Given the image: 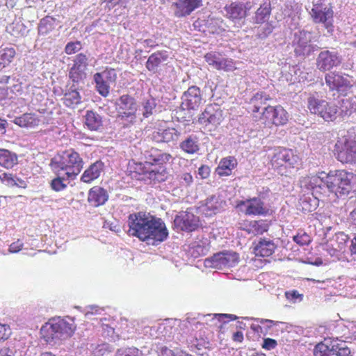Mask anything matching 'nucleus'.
I'll return each mask as SVG.
<instances>
[{"label":"nucleus","instance_id":"obj_1","mask_svg":"<svg viewBox=\"0 0 356 356\" xmlns=\"http://www.w3.org/2000/svg\"><path fill=\"white\" fill-rule=\"evenodd\" d=\"M128 225L130 236L148 245H157L168 237V230L163 220L144 212L130 214Z\"/></svg>","mask_w":356,"mask_h":356},{"label":"nucleus","instance_id":"obj_2","mask_svg":"<svg viewBox=\"0 0 356 356\" xmlns=\"http://www.w3.org/2000/svg\"><path fill=\"white\" fill-rule=\"evenodd\" d=\"M144 162L129 161L128 172L131 177L149 183H161L167 180L168 172L165 165L172 159L167 152L150 154Z\"/></svg>","mask_w":356,"mask_h":356},{"label":"nucleus","instance_id":"obj_3","mask_svg":"<svg viewBox=\"0 0 356 356\" xmlns=\"http://www.w3.org/2000/svg\"><path fill=\"white\" fill-rule=\"evenodd\" d=\"M84 165L83 158L74 149H69L56 154L49 166L54 174L64 173L67 178L74 179L81 172Z\"/></svg>","mask_w":356,"mask_h":356},{"label":"nucleus","instance_id":"obj_4","mask_svg":"<svg viewBox=\"0 0 356 356\" xmlns=\"http://www.w3.org/2000/svg\"><path fill=\"white\" fill-rule=\"evenodd\" d=\"M76 330L74 320L68 321L60 316L49 319L40 329V334L44 340L51 343L55 340L65 339L71 337Z\"/></svg>","mask_w":356,"mask_h":356},{"label":"nucleus","instance_id":"obj_5","mask_svg":"<svg viewBox=\"0 0 356 356\" xmlns=\"http://www.w3.org/2000/svg\"><path fill=\"white\" fill-rule=\"evenodd\" d=\"M270 163L281 175L291 170H298L302 166V157L297 150L278 147L274 149Z\"/></svg>","mask_w":356,"mask_h":356},{"label":"nucleus","instance_id":"obj_6","mask_svg":"<svg viewBox=\"0 0 356 356\" xmlns=\"http://www.w3.org/2000/svg\"><path fill=\"white\" fill-rule=\"evenodd\" d=\"M307 108L312 115L323 119L326 122H333L337 118L338 106L316 94H310L307 99Z\"/></svg>","mask_w":356,"mask_h":356},{"label":"nucleus","instance_id":"obj_7","mask_svg":"<svg viewBox=\"0 0 356 356\" xmlns=\"http://www.w3.org/2000/svg\"><path fill=\"white\" fill-rule=\"evenodd\" d=\"M325 81L330 91H336L339 95L346 97L353 92L351 76L348 74L330 72L325 75Z\"/></svg>","mask_w":356,"mask_h":356},{"label":"nucleus","instance_id":"obj_8","mask_svg":"<svg viewBox=\"0 0 356 356\" xmlns=\"http://www.w3.org/2000/svg\"><path fill=\"white\" fill-rule=\"evenodd\" d=\"M314 356H352L350 349L337 339H325L315 345Z\"/></svg>","mask_w":356,"mask_h":356},{"label":"nucleus","instance_id":"obj_9","mask_svg":"<svg viewBox=\"0 0 356 356\" xmlns=\"http://www.w3.org/2000/svg\"><path fill=\"white\" fill-rule=\"evenodd\" d=\"M310 15L315 24H321L327 33L334 32V10L330 3L320 1L313 5Z\"/></svg>","mask_w":356,"mask_h":356},{"label":"nucleus","instance_id":"obj_10","mask_svg":"<svg viewBox=\"0 0 356 356\" xmlns=\"http://www.w3.org/2000/svg\"><path fill=\"white\" fill-rule=\"evenodd\" d=\"M259 120L264 127L268 128L283 126L289 121V113L281 105H268L261 112Z\"/></svg>","mask_w":356,"mask_h":356},{"label":"nucleus","instance_id":"obj_11","mask_svg":"<svg viewBox=\"0 0 356 356\" xmlns=\"http://www.w3.org/2000/svg\"><path fill=\"white\" fill-rule=\"evenodd\" d=\"M312 33L309 31H301L296 33L293 41L295 56L305 58L317 51L318 46L312 44Z\"/></svg>","mask_w":356,"mask_h":356},{"label":"nucleus","instance_id":"obj_12","mask_svg":"<svg viewBox=\"0 0 356 356\" xmlns=\"http://www.w3.org/2000/svg\"><path fill=\"white\" fill-rule=\"evenodd\" d=\"M236 209H239L245 216H263L269 214V209L259 197L248 198L237 201Z\"/></svg>","mask_w":356,"mask_h":356},{"label":"nucleus","instance_id":"obj_13","mask_svg":"<svg viewBox=\"0 0 356 356\" xmlns=\"http://www.w3.org/2000/svg\"><path fill=\"white\" fill-rule=\"evenodd\" d=\"M72 61L73 63L69 70L68 76L74 83L78 84L83 82L86 78L88 58L85 54L79 53L76 55Z\"/></svg>","mask_w":356,"mask_h":356},{"label":"nucleus","instance_id":"obj_14","mask_svg":"<svg viewBox=\"0 0 356 356\" xmlns=\"http://www.w3.org/2000/svg\"><path fill=\"white\" fill-rule=\"evenodd\" d=\"M116 109L122 120L135 119L138 110L136 99L129 95H122L117 101Z\"/></svg>","mask_w":356,"mask_h":356},{"label":"nucleus","instance_id":"obj_15","mask_svg":"<svg viewBox=\"0 0 356 356\" xmlns=\"http://www.w3.org/2000/svg\"><path fill=\"white\" fill-rule=\"evenodd\" d=\"M222 110L220 106L216 104H211L207 105L204 111L199 115L198 122L204 127L211 125L216 127L222 121Z\"/></svg>","mask_w":356,"mask_h":356},{"label":"nucleus","instance_id":"obj_16","mask_svg":"<svg viewBox=\"0 0 356 356\" xmlns=\"http://www.w3.org/2000/svg\"><path fill=\"white\" fill-rule=\"evenodd\" d=\"M250 8V2L244 3L240 1H232L224 7L225 16L233 22H239L248 15Z\"/></svg>","mask_w":356,"mask_h":356},{"label":"nucleus","instance_id":"obj_17","mask_svg":"<svg viewBox=\"0 0 356 356\" xmlns=\"http://www.w3.org/2000/svg\"><path fill=\"white\" fill-rule=\"evenodd\" d=\"M199 222V217L188 211H180L174 219L175 227L181 231L187 232L197 229Z\"/></svg>","mask_w":356,"mask_h":356},{"label":"nucleus","instance_id":"obj_18","mask_svg":"<svg viewBox=\"0 0 356 356\" xmlns=\"http://www.w3.org/2000/svg\"><path fill=\"white\" fill-rule=\"evenodd\" d=\"M341 63V57L337 52L325 50L318 55L316 64L321 72H326L339 66Z\"/></svg>","mask_w":356,"mask_h":356},{"label":"nucleus","instance_id":"obj_19","mask_svg":"<svg viewBox=\"0 0 356 356\" xmlns=\"http://www.w3.org/2000/svg\"><path fill=\"white\" fill-rule=\"evenodd\" d=\"M181 134L174 127L159 124L152 134V139L157 143H168L177 141Z\"/></svg>","mask_w":356,"mask_h":356},{"label":"nucleus","instance_id":"obj_20","mask_svg":"<svg viewBox=\"0 0 356 356\" xmlns=\"http://www.w3.org/2000/svg\"><path fill=\"white\" fill-rule=\"evenodd\" d=\"M214 267H232L238 264L239 261L238 254L232 251H224L214 254L211 258Z\"/></svg>","mask_w":356,"mask_h":356},{"label":"nucleus","instance_id":"obj_21","mask_svg":"<svg viewBox=\"0 0 356 356\" xmlns=\"http://www.w3.org/2000/svg\"><path fill=\"white\" fill-rule=\"evenodd\" d=\"M202 6V0H178L172 3L175 16L181 18L190 15L195 10Z\"/></svg>","mask_w":356,"mask_h":356},{"label":"nucleus","instance_id":"obj_22","mask_svg":"<svg viewBox=\"0 0 356 356\" xmlns=\"http://www.w3.org/2000/svg\"><path fill=\"white\" fill-rule=\"evenodd\" d=\"M238 228L248 234L257 236L267 232L269 224L264 220H245L239 223Z\"/></svg>","mask_w":356,"mask_h":356},{"label":"nucleus","instance_id":"obj_23","mask_svg":"<svg viewBox=\"0 0 356 356\" xmlns=\"http://www.w3.org/2000/svg\"><path fill=\"white\" fill-rule=\"evenodd\" d=\"M325 172H320L316 175L304 177L300 180V186L307 190L318 192L325 187Z\"/></svg>","mask_w":356,"mask_h":356},{"label":"nucleus","instance_id":"obj_24","mask_svg":"<svg viewBox=\"0 0 356 356\" xmlns=\"http://www.w3.org/2000/svg\"><path fill=\"white\" fill-rule=\"evenodd\" d=\"M202 103V95L200 88L192 86L184 92L182 104L188 110L197 109Z\"/></svg>","mask_w":356,"mask_h":356},{"label":"nucleus","instance_id":"obj_25","mask_svg":"<svg viewBox=\"0 0 356 356\" xmlns=\"http://www.w3.org/2000/svg\"><path fill=\"white\" fill-rule=\"evenodd\" d=\"M340 175L338 193L348 195L356 189V175L348 172L343 170H340Z\"/></svg>","mask_w":356,"mask_h":356},{"label":"nucleus","instance_id":"obj_26","mask_svg":"<svg viewBox=\"0 0 356 356\" xmlns=\"http://www.w3.org/2000/svg\"><path fill=\"white\" fill-rule=\"evenodd\" d=\"M277 245L273 240L261 238L254 246V252L256 256L262 257H270L274 252Z\"/></svg>","mask_w":356,"mask_h":356},{"label":"nucleus","instance_id":"obj_27","mask_svg":"<svg viewBox=\"0 0 356 356\" xmlns=\"http://www.w3.org/2000/svg\"><path fill=\"white\" fill-rule=\"evenodd\" d=\"M108 199L107 191L101 186H95L88 191V201L94 207H99L105 204Z\"/></svg>","mask_w":356,"mask_h":356},{"label":"nucleus","instance_id":"obj_28","mask_svg":"<svg viewBox=\"0 0 356 356\" xmlns=\"http://www.w3.org/2000/svg\"><path fill=\"white\" fill-rule=\"evenodd\" d=\"M104 168V164L102 161H97L92 163L82 174L81 181L83 183H91L99 177Z\"/></svg>","mask_w":356,"mask_h":356},{"label":"nucleus","instance_id":"obj_29","mask_svg":"<svg viewBox=\"0 0 356 356\" xmlns=\"http://www.w3.org/2000/svg\"><path fill=\"white\" fill-rule=\"evenodd\" d=\"M237 161L234 156H228L222 158L216 168V172L220 177H227L232 175V170L237 166Z\"/></svg>","mask_w":356,"mask_h":356},{"label":"nucleus","instance_id":"obj_30","mask_svg":"<svg viewBox=\"0 0 356 356\" xmlns=\"http://www.w3.org/2000/svg\"><path fill=\"white\" fill-rule=\"evenodd\" d=\"M272 12V5L270 0H265L257 9L253 17V22L257 24L268 22Z\"/></svg>","mask_w":356,"mask_h":356},{"label":"nucleus","instance_id":"obj_31","mask_svg":"<svg viewBox=\"0 0 356 356\" xmlns=\"http://www.w3.org/2000/svg\"><path fill=\"white\" fill-rule=\"evenodd\" d=\"M168 58V54L166 51H157L152 54L146 63V68L153 73L157 72L158 67Z\"/></svg>","mask_w":356,"mask_h":356},{"label":"nucleus","instance_id":"obj_32","mask_svg":"<svg viewBox=\"0 0 356 356\" xmlns=\"http://www.w3.org/2000/svg\"><path fill=\"white\" fill-rule=\"evenodd\" d=\"M0 182L10 188L17 187L25 188L26 187V184L25 181L18 177L16 175H14L10 172H1Z\"/></svg>","mask_w":356,"mask_h":356},{"label":"nucleus","instance_id":"obj_33","mask_svg":"<svg viewBox=\"0 0 356 356\" xmlns=\"http://www.w3.org/2000/svg\"><path fill=\"white\" fill-rule=\"evenodd\" d=\"M339 156L346 163L356 161V135L353 140L345 143V148L340 152Z\"/></svg>","mask_w":356,"mask_h":356},{"label":"nucleus","instance_id":"obj_34","mask_svg":"<svg viewBox=\"0 0 356 356\" xmlns=\"http://www.w3.org/2000/svg\"><path fill=\"white\" fill-rule=\"evenodd\" d=\"M18 163L16 154L6 149H0V165L6 169H12Z\"/></svg>","mask_w":356,"mask_h":356},{"label":"nucleus","instance_id":"obj_35","mask_svg":"<svg viewBox=\"0 0 356 356\" xmlns=\"http://www.w3.org/2000/svg\"><path fill=\"white\" fill-rule=\"evenodd\" d=\"M340 170L330 171L328 173H325V188L328 189L330 192L338 193V189H339V179H340Z\"/></svg>","mask_w":356,"mask_h":356},{"label":"nucleus","instance_id":"obj_36","mask_svg":"<svg viewBox=\"0 0 356 356\" xmlns=\"http://www.w3.org/2000/svg\"><path fill=\"white\" fill-rule=\"evenodd\" d=\"M271 97L264 92H258L250 99L251 111L253 113H258L262 105L270 101Z\"/></svg>","mask_w":356,"mask_h":356},{"label":"nucleus","instance_id":"obj_37","mask_svg":"<svg viewBox=\"0 0 356 356\" xmlns=\"http://www.w3.org/2000/svg\"><path fill=\"white\" fill-rule=\"evenodd\" d=\"M85 124L91 131H97L102 126V117L92 111H88L85 115Z\"/></svg>","mask_w":356,"mask_h":356},{"label":"nucleus","instance_id":"obj_38","mask_svg":"<svg viewBox=\"0 0 356 356\" xmlns=\"http://www.w3.org/2000/svg\"><path fill=\"white\" fill-rule=\"evenodd\" d=\"M222 202L220 200L218 197H211L208 198L206 201L204 212L207 216H211L213 215H216L222 209Z\"/></svg>","mask_w":356,"mask_h":356},{"label":"nucleus","instance_id":"obj_39","mask_svg":"<svg viewBox=\"0 0 356 356\" xmlns=\"http://www.w3.org/2000/svg\"><path fill=\"white\" fill-rule=\"evenodd\" d=\"M179 147L184 152L193 154L199 151V144L197 138L193 136H189L184 140H183Z\"/></svg>","mask_w":356,"mask_h":356},{"label":"nucleus","instance_id":"obj_40","mask_svg":"<svg viewBox=\"0 0 356 356\" xmlns=\"http://www.w3.org/2000/svg\"><path fill=\"white\" fill-rule=\"evenodd\" d=\"M39 119L33 113H24L15 120V123L21 127H33L38 125Z\"/></svg>","mask_w":356,"mask_h":356},{"label":"nucleus","instance_id":"obj_41","mask_svg":"<svg viewBox=\"0 0 356 356\" xmlns=\"http://www.w3.org/2000/svg\"><path fill=\"white\" fill-rule=\"evenodd\" d=\"M94 82L95 83V88L97 91L102 96L106 97L109 94L110 86L108 84V81L104 79L102 73L97 72L93 76Z\"/></svg>","mask_w":356,"mask_h":356},{"label":"nucleus","instance_id":"obj_42","mask_svg":"<svg viewBox=\"0 0 356 356\" xmlns=\"http://www.w3.org/2000/svg\"><path fill=\"white\" fill-rule=\"evenodd\" d=\"M16 55L13 47L0 48V70L8 66Z\"/></svg>","mask_w":356,"mask_h":356},{"label":"nucleus","instance_id":"obj_43","mask_svg":"<svg viewBox=\"0 0 356 356\" xmlns=\"http://www.w3.org/2000/svg\"><path fill=\"white\" fill-rule=\"evenodd\" d=\"M63 102L66 106L74 108L81 102V97L76 90H71L64 95Z\"/></svg>","mask_w":356,"mask_h":356},{"label":"nucleus","instance_id":"obj_44","mask_svg":"<svg viewBox=\"0 0 356 356\" xmlns=\"http://www.w3.org/2000/svg\"><path fill=\"white\" fill-rule=\"evenodd\" d=\"M55 175L56 177L49 184L51 190L55 192L64 191L67 187V184L65 181L71 179V178H67L66 175H64V173L62 172L61 174Z\"/></svg>","mask_w":356,"mask_h":356},{"label":"nucleus","instance_id":"obj_45","mask_svg":"<svg viewBox=\"0 0 356 356\" xmlns=\"http://www.w3.org/2000/svg\"><path fill=\"white\" fill-rule=\"evenodd\" d=\"M54 29V19L46 17L42 19L38 25V33L40 35H46Z\"/></svg>","mask_w":356,"mask_h":356},{"label":"nucleus","instance_id":"obj_46","mask_svg":"<svg viewBox=\"0 0 356 356\" xmlns=\"http://www.w3.org/2000/svg\"><path fill=\"white\" fill-rule=\"evenodd\" d=\"M237 69L236 62L230 58H221L216 70L224 72H234Z\"/></svg>","mask_w":356,"mask_h":356},{"label":"nucleus","instance_id":"obj_47","mask_svg":"<svg viewBox=\"0 0 356 356\" xmlns=\"http://www.w3.org/2000/svg\"><path fill=\"white\" fill-rule=\"evenodd\" d=\"M221 58V54L216 51L208 52L204 55L205 61L216 70Z\"/></svg>","mask_w":356,"mask_h":356},{"label":"nucleus","instance_id":"obj_48","mask_svg":"<svg viewBox=\"0 0 356 356\" xmlns=\"http://www.w3.org/2000/svg\"><path fill=\"white\" fill-rule=\"evenodd\" d=\"M274 30V26L272 23L266 22L264 26L259 27L257 36L258 38L264 39L270 35Z\"/></svg>","mask_w":356,"mask_h":356},{"label":"nucleus","instance_id":"obj_49","mask_svg":"<svg viewBox=\"0 0 356 356\" xmlns=\"http://www.w3.org/2000/svg\"><path fill=\"white\" fill-rule=\"evenodd\" d=\"M115 356H143L141 350L135 347L118 350Z\"/></svg>","mask_w":356,"mask_h":356},{"label":"nucleus","instance_id":"obj_50","mask_svg":"<svg viewBox=\"0 0 356 356\" xmlns=\"http://www.w3.org/2000/svg\"><path fill=\"white\" fill-rule=\"evenodd\" d=\"M293 241L300 245H307L310 243L311 237L305 232L301 231L293 236Z\"/></svg>","mask_w":356,"mask_h":356},{"label":"nucleus","instance_id":"obj_51","mask_svg":"<svg viewBox=\"0 0 356 356\" xmlns=\"http://www.w3.org/2000/svg\"><path fill=\"white\" fill-rule=\"evenodd\" d=\"M156 103L154 99H147L143 102L144 112L143 113L145 118H148L152 115L154 109L156 108Z\"/></svg>","mask_w":356,"mask_h":356},{"label":"nucleus","instance_id":"obj_52","mask_svg":"<svg viewBox=\"0 0 356 356\" xmlns=\"http://www.w3.org/2000/svg\"><path fill=\"white\" fill-rule=\"evenodd\" d=\"M81 49L80 41L70 42L65 47V52L67 55H72L78 52Z\"/></svg>","mask_w":356,"mask_h":356},{"label":"nucleus","instance_id":"obj_53","mask_svg":"<svg viewBox=\"0 0 356 356\" xmlns=\"http://www.w3.org/2000/svg\"><path fill=\"white\" fill-rule=\"evenodd\" d=\"M102 73V75L105 74L106 81L109 83H115L116 81L118 76L115 69L111 67H106V69Z\"/></svg>","mask_w":356,"mask_h":356},{"label":"nucleus","instance_id":"obj_54","mask_svg":"<svg viewBox=\"0 0 356 356\" xmlns=\"http://www.w3.org/2000/svg\"><path fill=\"white\" fill-rule=\"evenodd\" d=\"M11 334L10 326L7 324L0 323V340H6Z\"/></svg>","mask_w":356,"mask_h":356},{"label":"nucleus","instance_id":"obj_55","mask_svg":"<svg viewBox=\"0 0 356 356\" xmlns=\"http://www.w3.org/2000/svg\"><path fill=\"white\" fill-rule=\"evenodd\" d=\"M277 346V342L276 340L271 338H266L264 339L262 348L265 350H270L274 349Z\"/></svg>","mask_w":356,"mask_h":356},{"label":"nucleus","instance_id":"obj_56","mask_svg":"<svg viewBox=\"0 0 356 356\" xmlns=\"http://www.w3.org/2000/svg\"><path fill=\"white\" fill-rule=\"evenodd\" d=\"M179 180L182 185L189 186L193 183V178L191 173L184 172L179 176Z\"/></svg>","mask_w":356,"mask_h":356},{"label":"nucleus","instance_id":"obj_57","mask_svg":"<svg viewBox=\"0 0 356 356\" xmlns=\"http://www.w3.org/2000/svg\"><path fill=\"white\" fill-rule=\"evenodd\" d=\"M210 168L208 165H202L198 168V174L202 179H207L210 175Z\"/></svg>","mask_w":356,"mask_h":356},{"label":"nucleus","instance_id":"obj_58","mask_svg":"<svg viewBox=\"0 0 356 356\" xmlns=\"http://www.w3.org/2000/svg\"><path fill=\"white\" fill-rule=\"evenodd\" d=\"M22 247L23 243L17 240L10 245L9 251L12 253H17L22 250Z\"/></svg>","mask_w":356,"mask_h":356},{"label":"nucleus","instance_id":"obj_59","mask_svg":"<svg viewBox=\"0 0 356 356\" xmlns=\"http://www.w3.org/2000/svg\"><path fill=\"white\" fill-rule=\"evenodd\" d=\"M286 298L289 300H296L297 298L302 299V295L300 294L296 290L286 291L285 293Z\"/></svg>","mask_w":356,"mask_h":356},{"label":"nucleus","instance_id":"obj_60","mask_svg":"<svg viewBox=\"0 0 356 356\" xmlns=\"http://www.w3.org/2000/svg\"><path fill=\"white\" fill-rule=\"evenodd\" d=\"M214 316L218 319L219 321H225V318H229V321H234L237 318L236 316L233 314H217Z\"/></svg>","mask_w":356,"mask_h":356},{"label":"nucleus","instance_id":"obj_61","mask_svg":"<svg viewBox=\"0 0 356 356\" xmlns=\"http://www.w3.org/2000/svg\"><path fill=\"white\" fill-rule=\"evenodd\" d=\"M232 339L236 343H242L244 339L243 333L241 331H236L233 333Z\"/></svg>","mask_w":356,"mask_h":356},{"label":"nucleus","instance_id":"obj_62","mask_svg":"<svg viewBox=\"0 0 356 356\" xmlns=\"http://www.w3.org/2000/svg\"><path fill=\"white\" fill-rule=\"evenodd\" d=\"M0 356H15L14 352L9 347L0 348Z\"/></svg>","mask_w":356,"mask_h":356},{"label":"nucleus","instance_id":"obj_63","mask_svg":"<svg viewBox=\"0 0 356 356\" xmlns=\"http://www.w3.org/2000/svg\"><path fill=\"white\" fill-rule=\"evenodd\" d=\"M349 250L352 254H356V234H354V236L351 240Z\"/></svg>","mask_w":356,"mask_h":356},{"label":"nucleus","instance_id":"obj_64","mask_svg":"<svg viewBox=\"0 0 356 356\" xmlns=\"http://www.w3.org/2000/svg\"><path fill=\"white\" fill-rule=\"evenodd\" d=\"M6 121L0 118V134H3L6 132Z\"/></svg>","mask_w":356,"mask_h":356}]
</instances>
